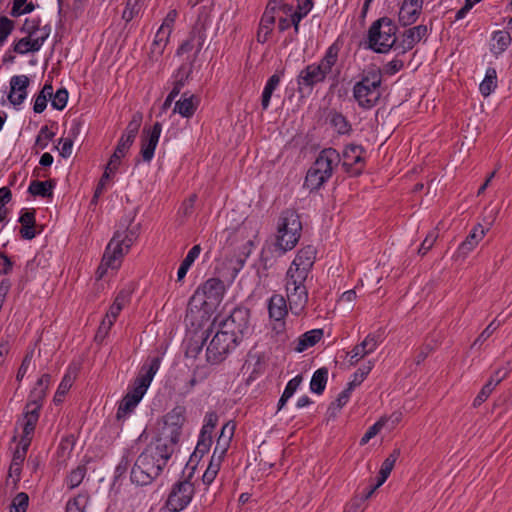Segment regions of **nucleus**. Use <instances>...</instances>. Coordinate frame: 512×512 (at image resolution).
Instances as JSON below:
<instances>
[{
  "label": "nucleus",
  "instance_id": "f257e3e1",
  "mask_svg": "<svg viewBox=\"0 0 512 512\" xmlns=\"http://www.w3.org/2000/svg\"><path fill=\"white\" fill-rule=\"evenodd\" d=\"M248 329V310L236 308L225 319L206 348V360L211 364L221 363L241 341Z\"/></svg>",
  "mask_w": 512,
  "mask_h": 512
},
{
  "label": "nucleus",
  "instance_id": "f03ea898",
  "mask_svg": "<svg viewBox=\"0 0 512 512\" xmlns=\"http://www.w3.org/2000/svg\"><path fill=\"white\" fill-rule=\"evenodd\" d=\"M174 452L170 444L163 440L151 441L137 457L131 469V481L137 485H148L156 479Z\"/></svg>",
  "mask_w": 512,
  "mask_h": 512
},
{
  "label": "nucleus",
  "instance_id": "7ed1b4c3",
  "mask_svg": "<svg viewBox=\"0 0 512 512\" xmlns=\"http://www.w3.org/2000/svg\"><path fill=\"white\" fill-rule=\"evenodd\" d=\"M316 253V248L312 245L300 249L287 271L286 291L291 305L303 307L308 300L304 283L315 263Z\"/></svg>",
  "mask_w": 512,
  "mask_h": 512
},
{
  "label": "nucleus",
  "instance_id": "20e7f679",
  "mask_svg": "<svg viewBox=\"0 0 512 512\" xmlns=\"http://www.w3.org/2000/svg\"><path fill=\"white\" fill-rule=\"evenodd\" d=\"M140 226H126L114 233L104 252L101 264L97 268L96 275L101 279L108 268L116 269L117 261L128 251L133 242L140 234Z\"/></svg>",
  "mask_w": 512,
  "mask_h": 512
},
{
  "label": "nucleus",
  "instance_id": "39448f33",
  "mask_svg": "<svg viewBox=\"0 0 512 512\" xmlns=\"http://www.w3.org/2000/svg\"><path fill=\"white\" fill-rule=\"evenodd\" d=\"M161 363L160 357H153L148 364L141 368L139 376L134 382V387L122 400L117 410V418L120 419L130 413L141 401L146 393L154 375L159 370Z\"/></svg>",
  "mask_w": 512,
  "mask_h": 512
},
{
  "label": "nucleus",
  "instance_id": "423d86ee",
  "mask_svg": "<svg viewBox=\"0 0 512 512\" xmlns=\"http://www.w3.org/2000/svg\"><path fill=\"white\" fill-rule=\"evenodd\" d=\"M398 28L389 17H381L374 21L367 34V48L375 53L385 54L396 44Z\"/></svg>",
  "mask_w": 512,
  "mask_h": 512
},
{
  "label": "nucleus",
  "instance_id": "0eeeda50",
  "mask_svg": "<svg viewBox=\"0 0 512 512\" xmlns=\"http://www.w3.org/2000/svg\"><path fill=\"white\" fill-rule=\"evenodd\" d=\"M382 74L380 69H370L365 72L361 80L353 87V97L362 109H371L381 97L380 86Z\"/></svg>",
  "mask_w": 512,
  "mask_h": 512
},
{
  "label": "nucleus",
  "instance_id": "6e6552de",
  "mask_svg": "<svg viewBox=\"0 0 512 512\" xmlns=\"http://www.w3.org/2000/svg\"><path fill=\"white\" fill-rule=\"evenodd\" d=\"M185 422V407L176 406L164 416V425L157 440H163L173 448L178 443Z\"/></svg>",
  "mask_w": 512,
  "mask_h": 512
},
{
  "label": "nucleus",
  "instance_id": "1a4fd4ad",
  "mask_svg": "<svg viewBox=\"0 0 512 512\" xmlns=\"http://www.w3.org/2000/svg\"><path fill=\"white\" fill-rule=\"evenodd\" d=\"M194 485L189 479L178 481L172 487L166 501V506L171 512H179L186 508L194 495Z\"/></svg>",
  "mask_w": 512,
  "mask_h": 512
},
{
  "label": "nucleus",
  "instance_id": "9d476101",
  "mask_svg": "<svg viewBox=\"0 0 512 512\" xmlns=\"http://www.w3.org/2000/svg\"><path fill=\"white\" fill-rule=\"evenodd\" d=\"M301 231L302 226H278L272 240L274 251L282 256L292 250L300 240Z\"/></svg>",
  "mask_w": 512,
  "mask_h": 512
},
{
  "label": "nucleus",
  "instance_id": "9b49d317",
  "mask_svg": "<svg viewBox=\"0 0 512 512\" xmlns=\"http://www.w3.org/2000/svg\"><path fill=\"white\" fill-rule=\"evenodd\" d=\"M362 146L350 144L343 151L342 167L345 172L351 176H358L364 168V158Z\"/></svg>",
  "mask_w": 512,
  "mask_h": 512
},
{
  "label": "nucleus",
  "instance_id": "f8f14e48",
  "mask_svg": "<svg viewBox=\"0 0 512 512\" xmlns=\"http://www.w3.org/2000/svg\"><path fill=\"white\" fill-rule=\"evenodd\" d=\"M162 125L160 122H155L151 129H143L141 136V150L140 154L143 161L150 162L154 157V152L158 144Z\"/></svg>",
  "mask_w": 512,
  "mask_h": 512
},
{
  "label": "nucleus",
  "instance_id": "ddd939ff",
  "mask_svg": "<svg viewBox=\"0 0 512 512\" xmlns=\"http://www.w3.org/2000/svg\"><path fill=\"white\" fill-rule=\"evenodd\" d=\"M340 161L341 157L336 149L325 148L319 153L312 167L322 173V176L328 180L332 176L334 167H336Z\"/></svg>",
  "mask_w": 512,
  "mask_h": 512
},
{
  "label": "nucleus",
  "instance_id": "4468645a",
  "mask_svg": "<svg viewBox=\"0 0 512 512\" xmlns=\"http://www.w3.org/2000/svg\"><path fill=\"white\" fill-rule=\"evenodd\" d=\"M206 27L204 23H196L189 34L187 40L183 41L182 44L178 47L176 54L182 55L188 53L196 47V54H198L205 42L206 39Z\"/></svg>",
  "mask_w": 512,
  "mask_h": 512
},
{
  "label": "nucleus",
  "instance_id": "2eb2a0df",
  "mask_svg": "<svg viewBox=\"0 0 512 512\" xmlns=\"http://www.w3.org/2000/svg\"><path fill=\"white\" fill-rule=\"evenodd\" d=\"M29 84L30 79L26 75H16L11 78L8 99L12 105L17 106L24 102Z\"/></svg>",
  "mask_w": 512,
  "mask_h": 512
},
{
  "label": "nucleus",
  "instance_id": "dca6fc26",
  "mask_svg": "<svg viewBox=\"0 0 512 512\" xmlns=\"http://www.w3.org/2000/svg\"><path fill=\"white\" fill-rule=\"evenodd\" d=\"M326 76L322 68L316 64H310L299 73L297 77L298 88L299 90L302 89V86L312 88L314 85L323 82Z\"/></svg>",
  "mask_w": 512,
  "mask_h": 512
},
{
  "label": "nucleus",
  "instance_id": "f3484780",
  "mask_svg": "<svg viewBox=\"0 0 512 512\" xmlns=\"http://www.w3.org/2000/svg\"><path fill=\"white\" fill-rule=\"evenodd\" d=\"M428 34V28L426 25H417L412 28L405 30L402 34V40L399 43L402 48L401 53L404 54L407 51L412 50L417 43H419Z\"/></svg>",
  "mask_w": 512,
  "mask_h": 512
},
{
  "label": "nucleus",
  "instance_id": "a211bd4d",
  "mask_svg": "<svg viewBox=\"0 0 512 512\" xmlns=\"http://www.w3.org/2000/svg\"><path fill=\"white\" fill-rule=\"evenodd\" d=\"M250 232L247 226L227 227L222 231V236L226 237L229 245H239L243 243V247L253 246V240L249 238Z\"/></svg>",
  "mask_w": 512,
  "mask_h": 512
},
{
  "label": "nucleus",
  "instance_id": "6ab92c4d",
  "mask_svg": "<svg viewBox=\"0 0 512 512\" xmlns=\"http://www.w3.org/2000/svg\"><path fill=\"white\" fill-rule=\"evenodd\" d=\"M40 406H41L40 403H38L36 400H31V402H29L26 405V411L24 413V416L21 420L18 421V424L23 429V434H25V435L33 434V432L35 430L36 423L39 418L38 411L40 409Z\"/></svg>",
  "mask_w": 512,
  "mask_h": 512
},
{
  "label": "nucleus",
  "instance_id": "aec40b11",
  "mask_svg": "<svg viewBox=\"0 0 512 512\" xmlns=\"http://www.w3.org/2000/svg\"><path fill=\"white\" fill-rule=\"evenodd\" d=\"M199 102L198 96L184 92L181 99L176 101L173 112L179 113L184 118H191L195 114Z\"/></svg>",
  "mask_w": 512,
  "mask_h": 512
},
{
  "label": "nucleus",
  "instance_id": "412c9836",
  "mask_svg": "<svg viewBox=\"0 0 512 512\" xmlns=\"http://www.w3.org/2000/svg\"><path fill=\"white\" fill-rule=\"evenodd\" d=\"M171 28L167 23H163L156 32L154 41L150 49V59L157 61L163 54V51L169 41Z\"/></svg>",
  "mask_w": 512,
  "mask_h": 512
},
{
  "label": "nucleus",
  "instance_id": "4be33fe9",
  "mask_svg": "<svg viewBox=\"0 0 512 512\" xmlns=\"http://www.w3.org/2000/svg\"><path fill=\"white\" fill-rule=\"evenodd\" d=\"M276 11L277 5L269 1L259 24V31L257 35L259 42H265L267 40V35L272 32L273 25L275 24Z\"/></svg>",
  "mask_w": 512,
  "mask_h": 512
},
{
  "label": "nucleus",
  "instance_id": "5701e85b",
  "mask_svg": "<svg viewBox=\"0 0 512 512\" xmlns=\"http://www.w3.org/2000/svg\"><path fill=\"white\" fill-rule=\"evenodd\" d=\"M285 69L277 70L267 80L261 96V107L263 110H267L270 105L271 97L274 91L279 86L282 77L284 76Z\"/></svg>",
  "mask_w": 512,
  "mask_h": 512
},
{
  "label": "nucleus",
  "instance_id": "b1692460",
  "mask_svg": "<svg viewBox=\"0 0 512 512\" xmlns=\"http://www.w3.org/2000/svg\"><path fill=\"white\" fill-rule=\"evenodd\" d=\"M485 233L486 231L484 229L474 227V229L468 234L466 239L459 246L457 257L465 258L467 254L477 246L479 241L483 239Z\"/></svg>",
  "mask_w": 512,
  "mask_h": 512
},
{
  "label": "nucleus",
  "instance_id": "393cba45",
  "mask_svg": "<svg viewBox=\"0 0 512 512\" xmlns=\"http://www.w3.org/2000/svg\"><path fill=\"white\" fill-rule=\"evenodd\" d=\"M202 292L206 300L217 302L224 293V284L220 279L210 278L203 284Z\"/></svg>",
  "mask_w": 512,
  "mask_h": 512
},
{
  "label": "nucleus",
  "instance_id": "a878e982",
  "mask_svg": "<svg viewBox=\"0 0 512 512\" xmlns=\"http://www.w3.org/2000/svg\"><path fill=\"white\" fill-rule=\"evenodd\" d=\"M380 343V336L370 333L365 339L353 348L354 357L364 358L366 355L374 352Z\"/></svg>",
  "mask_w": 512,
  "mask_h": 512
},
{
  "label": "nucleus",
  "instance_id": "bb28decb",
  "mask_svg": "<svg viewBox=\"0 0 512 512\" xmlns=\"http://www.w3.org/2000/svg\"><path fill=\"white\" fill-rule=\"evenodd\" d=\"M323 334V329H312L310 331L305 332L298 338L295 351L301 353L308 349L309 347L314 346L321 340Z\"/></svg>",
  "mask_w": 512,
  "mask_h": 512
},
{
  "label": "nucleus",
  "instance_id": "cd10ccee",
  "mask_svg": "<svg viewBox=\"0 0 512 512\" xmlns=\"http://www.w3.org/2000/svg\"><path fill=\"white\" fill-rule=\"evenodd\" d=\"M55 185L56 182L53 179H49L47 181L34 180L30 183L28 192L33 196L49 198L53 195V189Z\"/></svg>",
  "mask_w": 512,
  "mask_h": 512
},
{
  "label": "nucleus",
  "instance_id": "c85d7f7f",
  "mask_svg": "<svg viewBox=\"0 0 512 512\" xmlns=\"http://www.w3.org/2000/svg\"><path fill=\"white\" fill-rule=\"evenodd\" d=\"M328 123L338 134H348L351 131V124L340 112L332 110L327 116Z\"/></svg>",
  "mask_w": 512,
  "mask_h": 512
},
{
  "label": "nucleus",
  "instance_id": "c756f323",
  "mask_svg": "<svg viewBox=\"0 0 512 512\" xmlns=\"http://www.w3.org/2000/svg\"><path fill=\"white\" fill-rule=\"evenodd\" d=\"M269 316L277 321L284 318L287 314L285 299L280 295H273L268 305Z\"/></svg>",
  "mask_w": 512,
  "mask_h": 512
},
{
  "label": "nucleus",
  "instance_id": "7c9ffc66",
  "mask_svg": "<svg viewBox=\"0 0 512 512\" xmlns=\"http://www.w3.org/2000/svg\"><path fill=\"white\" fill-rule=\"evenodd\" d=\"M421 12L422 10L420 9L410 8L406 4H401L398 14L399 24L402 27H408L414 24L418 20Z\"/></svg>",
  "mask_w": 512,
  "mask_h": 512
},
{
  "label": "nucleus",
  "instance_id": "2f4dec72",
  "mask_svg": "<svg viewBox=\"0 0 512 512\" xmlns=\"http://www.w3.org/2000/svg\"><path fill=\"white\" fill-rule=\"evenodd\" d=\"M328 380V369L322 367L317 369L312 376L310 381V390L316 394H322L325 390Z\"/></svg>",
  "mask_w": 512,
  "mask_h": 512
},
{
  "label": "nucleus",
  "instance_id": "473e14b6",
  "mask_svg": "<svg viewBox=\"0 0 512 512\" xmlns=\"http://www.w3.org/2000/svg\"><path fill=\"white\" fill-rule=\"evenodd\" d=\"M200 252H201V246L199 244L194 245L190 249V251L184 258V260L182 261V263L178 269V272H177L178 281H181L186 276L189 268L194 263L195 259L199 256Z\"/></svg>",
  "mask_w": 512,
  "mask_h": 512
},
{
  "label": "nucleus",
  "instance_id": "72a5a7b5",
  "mask_svg": "<svg viewBox=\"0 0 512 512\" xmlns=\"http://www.w3.org/2000/svg\"><path fill=\"white\" fill-rule=\"evenodd\" d=\"M338 51L339 49L336 47V45H331L327 49L320 63L316 64L318 67L322 68V71L326 75H328L331 72L332 67L335 65L338 58Z\"/></svg>",
  "mask_w": 512,
  "mask_h": 512
},
{
  "label": "nucleus",
  "instance_id": "f704fd0d",
  "mask_svg": "<svg viewBox=\"0 0 512 512\" xmlns=\"http://www.w3.org/2000/svg\"><path fill=\"white\" fill-rule=\"evenodd\" d=\"M497 87V72L495 68H488L479 89L483 96H488Z\"/></svg>",
  "mask_w": 512,
  "mask_h": 512
},
{
  "label": "nucleus",
  "instance_id": "c9c22d12",
  "mask_svg": "<svg viewBox=\"0 0 512 512\" xmlns=\"http://www.w3.org/2000/svg\"><path fill=\"white\" fill-rule=\"evenodd\" d=\"M326 181L327 179L324 176H322V173H320L319 171H317V169L311 166L305 177V186L310 190H317Z\"/></svg>",
  "mask_w": 512,
  "mask_h": 512
},
{
  "label": "nucleus",
  "instance_id": "e433bc0d",
  "mask_svg": "<svg viewBox=\"0 0 512 512\" xmlns=\"http://www.w3.org/2000/svg\"><path fill=\"white\" fill-rule=\"evenodd\" d=\"M301 382H302V376L297 375L296 377H294L287 383V385L284 389V392H283L281 398L279 399L278 410H281L283 408V406L286 404V402L288 401V399H290L293 396V394L298 389Z\"/></svg>",
  "mask_w": 512,
  "mask_h": 512
},
{
  "label": "nucleus",
  "instance_id": "4c0bfd02",
  "mask_svg": "<svg viewBox=\"0 0 512 512\" xmlns=\"http://www.w3.org/2000/svg\"><path fill=\"white\" fill-rule=\"evenodd\" d=\"M193 62L194 60H192L188 65L182 64L177 70V73L175 75L176 80L173 86L178 87L180 91L182 90V88L184 87L185 83L187 82L192 73Z\"/></svg>",
  "mask_w": 512,
  "mask_h": 512
},
{
  "label": "nucleus",
  "instance_id": "58836bf2",
  "mask_svg": "<svg viewBox=\"0 0 512 512\" xmlns=\"http://www.w3.org/2000/svg\"><path fill=\"white\" fill-rule=\"evenodd\" d=\"M50 382V375L43 374L41 378L37 381L36 386L31 391L30 397L32 400L39 401L45 396L46 389Z\"/></svg>",
  "mask_w": 512,
  "mask_h": 512
},
{
  "label": "nucleus",
  "instance_id": "ea45409f",
  "mask_svg": "<svg viewBox=\"0 0 512 512\" xmlns=\"http://www.w3.org/2000/svg\"><path fill=\"white\" fill-rule=\"evenodd\" d=\"M388 425V418L382 416L374 425H372L360 440V445L367 444L373 437H375L383 427Z\"/></svg>",
  "mask_w": 512,
  "mask_h": 512
},
{
  "label": "nucleus",
  "instance_id": "a19ab883",
  "mask_svg": "<svg viewBox=\"0 0 512 512\" xmlns=\"http://www.w3.org/2000/svg\"><path fill=\"white\" fill-rule=\"evenodd\" d=\"M26 455L22 452L14 451L13 458L9 467V476L16 477V481L19 480L21 474V467L25 460Z\"/></svg>",
  "mask_w": 512,
  "mask_h": 512
},
{
  "label": "nucleus",
  "instance_id": "79ce46f5",
  "mask_svg": "<svg viewBox=\"0 0 512 512\" xmlns=\"http://www.w3.org/2000/svg\"><path fill=\"white\" fill-rule=\"evenodd\" d=\"M86 474L85 466H78L74 470L71 471L69 476L67 477V485L70 489L76 488L81 484Z\"/></svg>",
  "mask_w": 512,
  "mask_h": 512
},
{
  "label": "nucleus",
  "instance_id": "37998d69",
  "mask_svg": "<svg viewBox=\"0 0 512 512\" xmlns=\"http://www.w3.org/2000/svg\"><path fill=\"white\" fill-rule=\"evenodd\" d=\"M493 40L496 41L498 51L496 53L504 52L511 44V36L507 31H496L493 34Z\"/></svg>",
  "mask_w": 512,
  "mask_h": 512
},
{
  "label": "nucleus",
  "instance_id": "c03bdc74",
  "mask_svg": "<svg viewBox=\"0 0 512 512\" xmlns=\"http://www.w3.org/2000/svg\"><path fill=\"white\" fill-rule=\"evenodd\" d=\"M207 336L204 337L203 335L199 339H192L188 342L187 348H186V357L189 358H196L200 352L203 349V344L206 341Z\"/></svg>",
  "mask_w": 512,
  "mask_h": 512
},
{
  "label": "nucleus",
  "instance_id": "a18cd8bd",
  "mask_svg": "<svg viewBox=\"0 0 512 512\" xmlns=\"http://www.w3.org/2000/svg\"><path fill=\"white\" fill-rule=\"evenodd\" d=\"M73 380H74V376H72L70 374V372H68L62 379L57 391H56V394L54 396V401L55 402H61L62 401V397L65 396V394L68 392V390L71 388L72 386V383H73Z\"/></svg>",
  "mask_w": 512,
  "mask_h": 512
},
{
  "label": "nucleus",
  "instance_id": "49530a36",
  "mask_svg": "<svg viewBox=\"0 0 512 512\" xmlns=\"http://www.w3.org/2000/svg\"><path fill=\"white\" fill-rule=\"evenodd\" d=\"M28 504V495L24 492H20L13 498L10 512H26Z\"/></svg>",
  "mask_w": 512,
  "mask_h": 512
},
{
  "label": "nucleus",
  "instance_id": "de8ad7c7",
  "mask_svg": "<svg viewBox=\"0 0 512 512\" xmlns=\"http://www.w3.org/2000/svg\"><path fill=\"white\" fill-rule=\"evenodd\" d=\"M302 224L301 217L294 208H287L282 211L278 224Z\"/></svg>",
  "mask_w": 512,
  "mask_h": 512
},
{
  "label": "nucleus",
  "instance_id": "09e8293b",
  "mask_svg": "<svg viewBox=\"0 0 512 512\" xmlns=\"http://www.w3.org/2000/svg\"><path fill=\"white\" fill-rule=\"evenodd\" d=\"M212 438L209 435L204 436L200 433V437L198 440V443L196 445L195 451L192 454V457L200 456L202 457L204 454H206L211 446Z\"/></svg>",
  "mask_w": 512,
  "mask_h": 512
},
{
  "label": "nucleus",
  "instance_id": "8fccbe9b",
  "mask_svg": "<svg viewBox=\"0 0 512 512\" xmlns=\"http://www.w3.org/2000/svg\"><path fill=\"white\" fill-rule=\"evenodd\" d=\"M14 29V21L6 16H0V45H2L7 37Z\"/></svg>",
  "mask_w": 512,
  "mask_h": 512
},
{
  "label": "nucleus",
  "instance_id": "3c124183",
  "mask_svg": "<svg viewBox=\"0 0 512 512\" xmlns=\"http://www.w3.org/2000/svg\"><path fill=\"white\" fill-rule=\"evenodd\" d=\"M68 101V91L65 88H60L56 91L52 98V107L56 110H63Z\"/></svg>",
  "mask_w": 512,
  "mask_h": 512
},
{
  "label": "nucleus",
  "instance_id": "603ef678",
  "mask_svg": "<svg viewBox=\"0 0 512 512\" xmlns=\"http://www.w3.org/2000/svg\"><path fill=\"white\" fill-rule=\"evenodd\" d=\"M497 318H495L482 332L481 334L477 337V339L474 341V343L472 344V347L478 345V344H481L483 343L484 341H486L495 331L496 329L502 324L501 321H499L497 324Z\"/></svg>",
  "mask_w": 512,
  "mask_h": 512
},
{
  "label": "nucleus",
  "instance_id": "864d4df0",
  "mask_svg": "<svg viewBox=\"0 0 512 512\" xmlns=\"http://www.w3.org/2000/svg\"><path fill=\"white\" fill-rule=\"evenodd\" d=\"M139 10L137 0H127L126 7L122 13V19L130 22L139 13Z\"/></svg>",
  "mask_w": 512,
  "mask_h": 512
},
{
  "label": "nucleus",
  "instance_id": "5fc2aeb1",
  "mask_svg": "<svg viewBox=\"0 0 512 512\" xmlns=\"http://www.w3.org/2000/svg\"><path fill=\"white\" fill-rule=\"evenodd\" d=\"M205 421L206 422H205L204 426L202 427L201 434H203L204 436H206V435L211 436L213 429L217 425L218 416L214 412L208 413L206 415Z\"/></svg>",
  "mask_w": 512,
  "mask_h": 512
},
{
  "label": "nucleus",
  "instance_id": "6e6d98bb",
  "mask_svg": "<svg viewBox=\"0 0 512 512\" xmlns=\"http://www.w3.org/2000/svg\"><path fill=\"white\" fill-rule=\"evenodd\" d=\"M491 393H492V382L488 381L482 387V389L480 390L478 395L475 397V399L473 401V406L474 407L480 406L483 402H485L487 400V398L490 396Z\"/></svg>",
  "mask_w": 512,
  "mask_h": 512
},
{
  "label": "nucleus",
  "instance_id": "4d7b16f0",
  "mask_svg": "<svg viewBox=\"0 0 512 512\" xmlns=\"http://www.w3.org/2000/svg\"><path fill=\"white\" fill-rule=\"evenodd\" d=\"M54 133L50 132L47 126H43L36 138V145H39L42 149L46 148L48 141L52 140Z\"/></svg>",
  "mask_w": 512,
  "mask_h": 512
},
{
  "label": "nucleus",
  "instance_id": "13d9d810",
  "mask_svg": "<svg viewBox=\"0 0 512 512\" xmlns=\"http://www.w3.org/2000/svg\"><path fill=\"white\" fill-rule=\"evenodd\" d=\"M132 292H133V286L131 284L124 287L117 294V296L114 300V303H118V305L123 308L125 306V304L129 302Z\"/></svg>",
  "mask_w": 512,
  "mask_h": 512
},
{
  "label": "nucleus",
  "instance_id": "bf43d9fd",
  "mask_svg": "<svg viewBox=\"0 0 512 512\" xmlns=\"http://www.w3.org/2000/svg\"><path fill=\"white\" fill-rule=\"evenodd\" d=\"M59 145H61V147L59 148L60 155L63 158L70 157L72 154V147H73L72 137L60 138Z\"/></svg>",
  "mask_w": 512,
  "mask_h": 512
},
{
  "label": "nucleus",
  "instance_id": "052dcab7",
  "mask_svg": "<svg viewBox=\"0 0 512 512\" xmlns=\"http://www.w3.org/2000/svg\"><path fill=\"white\" fill-rule=\"evenodd\" d=\"M42 227L43 226H21L19 233L23 239L31 240L37 234L41 233Z\"/></svg>",
  "mask_w": 512,
  "mask_h": 512
},
{
  "label": "nucleus",
  "instance_id": "680f3d73",
  "mask_svg": "<svg viewBox=\"0 0 512 512\" xmlns=\"http://www.w3.org/2000/svg\"><path fill=\"white\" fill-rule=\"evenodd\" d=\"M196 200L197 195L191 194L188 199L183 201L179 213L183 214L184 216H189L194 210Z\"/></svg>",
  "mask_w": 512,
  "mask_h": 512
},
{
  "label": "nucleus",
  "instance_id": "e2e57ef3",
  "mask_svg": "<svg viewBox=\"0 0 512 512\" xmlns=\"http://www.w3.org/2000/svg\"><path fill=\"white\" fill-rule=\"evenodd\" d=\"M226 453V442L223 443V446L221 447V452L217 457L212 456L209 466L207 467L208 470H212L214 475H217L220 463Z\"/></svg>",
  "mask_w": 512,
  "mask_h": 512
},
{
  "label": "nucleus",
  "instance_id": "0e129e2a",
  "mask_svg": "<svg viewBox=\"0 0 512 512\" xmlns=\"http://www.w3.org/2000/svg\"><path fill=\"white\" fill-rule=\"evenodd\" d=\"M85 499L82 497H76L67 503V512H84Z\"/></svg>",
  "mask_w": 512,
  "mask_h": 512
},
{
  "label": "nucleus",
  "instance_id": "69168bd1",
  "mask_svg": "<svg viewBox=\"0 0 512 512\" xmlns=\"http://www.w3.org/2000/svg\"><path fill=\"white\" fill-rule=\"evenodd\" d=\"M404 67V62L399 59H393L388 62L384 67V72L387 75H394Z\"/></svg>",
  "mask_w": 512,
  "mask_h": 512
},
{
  "label": "nucleus",
  "instance_id": "338daca9",
  "mask_svg": "<svg viewBox=\"0 0 512 512\" xmlns=\"http://www.w3.org/2000/svg\"><path fill=\"white\" fill-rule=\"evenodd\" d=\"M433 349H434V347L431 344L422 345L419 348L417 355L414 359L415 364L416 365L421 364L427 358V356L433 351Z\"/></svg>",
  "mask_w": 512,
  "mask_h": 512
},
{
  "label": "nucleus",
  "instance_id": "774afa93",
  "mask_svg": "<svg viewBox=\"0 0 512 512\" xmlns=\"http://www.w3.org/2000/svg\"><path fill=\"white\" fill-rule=\"evenodd\" d=\"M509 371L510 370L508 368H499L494 372V374L488 380L492 382V391L503 379L507 377Z\"/></svg>",
  "mask_w": 512,
  "mask_h": 512
}]
</instances>
